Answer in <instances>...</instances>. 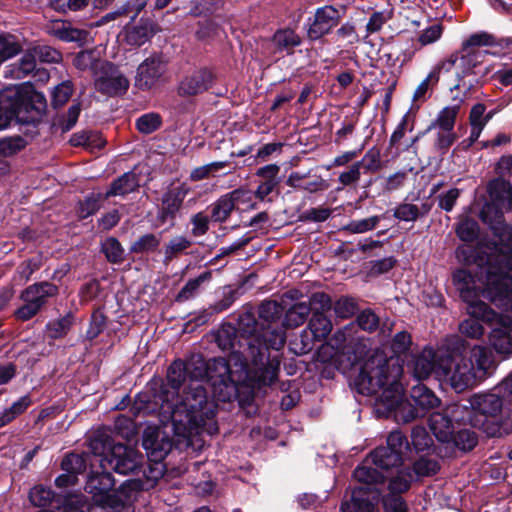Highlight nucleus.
Listing matches in <instances>:
<instances>
[{"instance_id": "1", "label": "nucleus", "mask_w": 512, "mask_h": 512, "mask_svg": "<svg viewBox=\"0 0 512 512\" xmlns=\"http://www.w3.org/2000/svg\"><path fill=\"white\" fill-rule=\"evenodd\" d=\"M348 359L353 367L358 368L353 380L358 393L373 395L383 389L377 403L388 412L394 411L405 400L404 388L399 381L403 374V365L399 359H387L379 349L368 351L363 343L356 345Z\"/></svg>"}, {"instance_id": "2", "label": "nucleus", "mask_w": 512, "mask_h": 512, "mask_svg": "<svg viewBox=\"0 0 512 512\" xmlns=\"http://www.w3.org/2000/svg\"><path fill=\"white\" fill-rule=\"evenodd\" d=\"M239 325L249 336L246 338L245 353L254 366L253 376L258 387L270 386L278 379L280 371V358H270L269 349L280 350L286 342L285 330L278 324L268 325L261 328V332L254 334L257 323L250 312L240 316Z\"/></svg>"}, {"instance_id": "3", "label": "nucleus", "mask_w": 512, "mask_h": 512, "mask_svg": "<svg viewBox=\"0 0 512 512\" xmlns=\"http://www.w3.org/2000/svg\"><path fill=\"white\" fill-rule=\"evenodd\" d=\"M160 410L174 423L182 424L196 433L213 435L218 432L216 404L208 398L200 380H192L172 401L160 404Z\"/></svg>"}, {"instance_id": "4", "label": "nucleus", "mask_w": 512, "mask_h": 512, "mask_svg": "<svg viewBox=\"0 0 512 512\" xmlns=\"http://www.w3.org/2000/svg\"><path fill=\"white\" fill-rule=\"evenodd\" d=\"M249 357L245 351H232L228 359L218 357L210 359L206 364L202 359L195 365L196 379L207 377L214 397L221 402H230L236 398L239 384L250 383L258 387L253 373L249 368Z\"/></svg>"}, {"instance_id": "5", "label": "nucleus", "mask_w": 512, "mask_h": 512, "mask_svg": "<svg viewBox=\"0 0 512 512\" xmlns=\"http://www.w3.org/2000/svg\"><path fill=\"white\" fill-rule=\"evenodd\" d=\"M512 240L501 243L495 259H490L484 270L483 295L504 310L512 313Z\"/></svg>"}, {"instance_id": "6", "label": "nucleus", "mask_w": 512, "mask_h": 512, "mask_svg": "<svg viewBox=\"0 0 512 512\" xmlns=\"http://www.w3.org/2000/svg\"><path fill=\"white\" fill-rule=\"evenodd\" d=\"M437 378L447 382L458 393L479 384L475 374L467 364L466 356L463 355L451 356L445 354L444 358L440 360Z\"/></svg>"}, {"instance_id": "7", "label": "nucleus", "mask_w": 512, "mask_h": 512, "mask_svg": "<svg viewBox=\"0 0 512 512\" xmlns=\"http://www.w3.org/2000/svg\"><path fill=\"white\" fill-rule=\"evenodd\" d=\"M57 294L58 287L48 281L29 285L20 294L23 303L15 311V317L21 321L30 320L47 304L49 298Z\"/></svg>"}, {"instance_id": "8", "label": "nucleus", "mask_w": 512, "mask_h": 512, "mask_svg": "<svg viewBox=\"0 0 512 512\" xmlns=\"http://www.w3.org/2000/svg\"><path fill=\"white\" fill-rule=\"evenodd\" d=\"M453 282L460 293L461 299L468 304L467 312L469 315L482 317L490 320L494 316V311L485 302L479 300V291L475 288V282L472 274L459 269L453 273Z\"/></svg>"}, {"instance_id": "9", "label": "nucleus", "mask_w": 512, "mask_h": 512, "mask_svg": "<svg viewBox=\"0 0 512 512\" xmlns=\"http://www.w3.org/2000/svg\"><path fill=\"white\" fill-rule=\"evenodd\" d=\"M94 86L103 95L120 96L127 92L129 80L114 64L98 61L94 72Z\"/></svg>"}, {"instance_id": "10", "label": "nucleus", "mask_w": 512, "mask_h": 512, "mask_svg": "<svg viewBox=\"0 0 512 512\" xmlns=\"http://www.w3.org/2000/svg\"><path fill=\"white\" fill-rule=\"evenodd\" d=\"M195 365L197 361L185 363L182 360L174 361L168 368L166 383H163L159 393L155 396L157 404H164L167 401H172L180 393V388L189 377V383L197 381L193 373H196Z\"/></svg>"}, {"instance_id": "11", "label": "nucleus", "mask_w": 512, "mask_h": 512, "mask_svg": "<svg viewBox=\"0 0 512 512\" xmlns=\"http://www.w3.org/2000/svg\"><path fill=\"white\" fill-rule=\"evenodd\" d=\"M142 455L135 448L117 443L100 460L101 467L116 473L127 475L140 468Z\"/></svg>"}, {"instance_id": "12", "label": "nucleus", "mask_w": 512, "mask_h": 512, "mask_svg": "<svg viewBox=\"0 0 512 512\" xmlns=\"http://www.w3.org/2000/svg\"><path fill=\"white\" fill-rule=\"evenodd\" d=\"M167 63L161 56L151 55L139 64L135 86L142 91L156 89L168 81Z\"/></svg>"}, {"instance_id": "13", "label": "nucleus", "mask_w": 512, "mask_h": 512, "mask_svg": "<svg viewBox=\"0 0 512 512\" xmlns=\"http://www.w3.org/2000/svg\"><path fill=\"white\" fill-rule=\"evenodd\" d=\"M341 19L340 11L332 5L316 9L313 19H309L307 36L310 40H318L338 25Z\"/></svg>"}, {"instance_id": "14", "label": "nucleus", "mask_w": 512, "mask_h": 512, "mask_svg": "<svg viewBox=\"0 0 512 512\" xmlns=\"http://www.w3.org/2000/svg\"><path fill=\"white\" fill-rule=\"evenodd\" d=\"M214 82V74L207 68H200L185 75L179 82L180 96H194L208 90Z\"/></svg>"}, {"instance_id": "15", "label": "nucleus", "mask_w": 512, "mask_h": 512, "mask_svg": "<svg viewBox=\"0 0 512 512\" xmlns=\"http://www.w3.org/2000/svg\"><path fill=\"white\" fill-rule=\"evenodd\" d=\"M466 360L478 383L490 377L496 368L492 352L484 346L475 345L472 347L469 356H466Z\"/></svg>"}, {"instance_id": "16", "label": "nucleus", "mask_w": 512, "mask_h": 512, "mask_svg": "<svg viewBox=\"0 0 512 512\" xmlns=\"http://www.w3.org/2000/svg\"><path fill=\"white\" fill-rule=\"evenodd\" d=\"M443 358V354L436 353L432 348H424L413 357L411 364L413 376L418 380H422L428 378L433 373L437 377L440 360Z\"/></svg>"}, {"instance_id": "17", "label": "nucleus", "mask_w": 512, "mask_h": 512, "mask_svg": "<svg viewBox=\"0 0 512 512\" xmlns=\"http://www.w3.org/2000/svg\"><path fill=\"white\" fill-rule=\"evenodd\" d=\"M498 323L500 326L493 328L489 334V343L496 353L506 359L512 356V319L500 318Z\"/></svg>"}, {"instance_id": "18", "label": "nucleus", "mask_w": 512, "mask_h": 512, "mask_svg": "<svg viewBox=\"0 0 512 512\" xmlns=\"http://www.w3.org/2000/svg\"><path fill=\"white\" fill-rule=\"evenodd\" d=\"M45 108L46 99L44 95L32 92L16 108L15 114L17 119L22 123H36L41 119Z\"/></svg>"}, {"instance_id": "19", "label": "nucleus", "mask_w": 512, "mask_h": 512, "mask_svg": "<svg viewBox=\"0 0 512 512\" xmlns=\"http://www.w3.org/2000/svg\"><path fill=\"white\" fill-rule=\"evenodd\" d=\"M469 404L472 410L491 418L498 417L504 406L503 399L495 388L489 393L471 396Z\"/></svg>"}, {"instance_id": "20", "label": "nucleus", "mask_w": 512, "mask_h": 512, "mask_svg": "<svg viewBox=\"0 0 512 512\" xmlns=\"http://www.w3.org/2000/svg\"><path fill=\"white\" fill-rule=\"evenodd\" d=\"M377 493L365 486L356 487L352 491L351 500L341 506L342 512H376L371 498Z\"/></svg>"}, {"instance_id": "21", "label": "nucleus", "mask_w": 512, "mask_h": 512, "mask_svg": "<svg viewBox=\"0 0 512 512\" xmlns=\"http://www.w3.org/2000/svg\"><path fill=\"white\" fill-rule=\"evenodd\" d=\"M189 189L185 185H180L169 189L162 197V207L160 217L162 220L173 218L180 210L183 201L188 194Z\"/></svg>"}, {"instance_id": "22", "label": "nucleus", "mask_w": 512, "mask_h": 512, "mask_svg": "<svg viewBox=\"0 0 512 512\" xmlns=\"http://www.w3.org/2000/svg\"><path fill=\"white\" fill-rule=\"evenodd\" d=\"M428 425L435 438L443 444L450 440L455 431L452 419H450L444 409L439 412L431 413L428 419Z\"/></svg>"}, {"instance_id": "23", "label": "nucleus", "mask_w": 512, "mask_h": 512, "mask_svg": "<svg viewBox=\"0 0 512 512\" xmlns=\"http://www.w3.org/2000/svg\"><path fill=\"white\" fill-rule=\"evenodd\" d=\"M280 167L277 164H268L259 168L256 176L262 178L261 183L255 191V197L264 200L278 186V174Z\"/></svg>"}, {"instance_id": "24", "label": "nucleus", "mask_w": 512, "mask_h": 512, "mask_svg": "<svg viewBox=\"0 0 512 512\" xmlns=\"http://www.w3.org/2000/svg\"><path fill=\"white\" fill-rule=\"evenodd\" d=\"M488 193L493 205L498 210L512 207V186L502 179H494L488 185Z\"/></svg>"}, {"instance_id": "25", "label": "nucleus", "mask_w": 512, "mask_h": 512, "mask_svg": "<svg viewBox=\"0 0 512 512\" xmlns=\"http://www.w3.org/2000/svg\"><path fill=\"white\" fill-rule=\"evenodd\" d=\"M49 33L65 42L84 43L89 36L87 30L75 28L71 23L62 20L54 21L49 28Z\"/></svg>"}, {"instance_id": "26", "label": "nucleus", "mask_w": 512, "mask_h": 512, "mask_svg": "<svg viewBox=\"0 0 512 512\" xmlns=\"http://www.w3.org/2000/svg\"><path fill=\"white\" fill-rule=\"evenodd\" d=\"M410 396L423 416L428 410L438 407L440 404V399L434 392L421 383L412 387Z\"/></svg>"}, {"instance_id": "27", "label": "nucleus", "mask_w": 512, "mask_h": 512, "mask_svg": "<svg viewBox=\"0 0 512 512\" xmlns=\"http://www.w3.org/2000/svg\"><path fill=\"white\" fill-rule=\"evenodd\" d=\"M139 186V179L136 173L130 171L112 182L109 190L104 194V198L111 196H125L134 192Z\"/></svg>"}, {"instance_id": "28", "label": "nucleus", "mask_w": 512, "mask_h": 512, "mask_svg": "<svg viewBox=\"0 0 512 512\" xmlns=\"http://www.w3.org/2000/svg\"><path fill=\"white\" fill-rule=\"evenodd\" d=\"M478 443L477 434L471 429H459L458 431H454L450 440H448L445 445L447 448L453 450H459L461 452L471 451L476 447Z\"/></svg>"}, {"instance_id": "29", "label": "nucleus", "mask_w": 512, "mask_h": 512, "mask_svg": "<svg viewBox=\"0 0 512 512\" xmlns=\"http://www.w3.org/2000/svg\"><path fill=\"white\" fill-rule=\"evenodd\" d=\"M371 463L382 470L396 468L402 463V457L398 452L392 451L386 447H378L370 453Z\"/></svg>"}, {"instance_id": "30", "label": "nucleus", "mask_w": 512, "mask_h": 512, "mask_svg": "<svg viewBox=\"0 0 512 512\" xmlns=\"http://www.w3.org/2000/svg\"><path fill=\"white\" fill-rule=\"evenodd\" d=\"M155 33L154 25L151 22H140L126 31L125 39L129 45L141 46L146 43Z\"/></svg>"}, {"instance_id": "31", "label": "nucleus", "mask_w": 512, "mask_h": 512, "mask_svg": "<svg viewBox=\"0 0 512 512\" xmlns=\"http://www.w3.org/2000/svg\"><path fill=\"white\" fill-rule=\"evenodd\" d=\"M313 339L317 341L324 340L332 331L331 320L322 312L315 311L308 324Z\"/></svg>"}, {"instance_id": "32", "label": "nucleus", "mask_w": 512, "mask_h": 512, "mask_svg": "<svg viewBox=\"0 0 512 512\" xmlns=\"http://www.w3.org/2000/svg\"><path fill=\"white\" fill-rule=\"evenodd\" d=\"M311 312L307 302H299L292 305L285 313L283 325L286 328H297L301 326Z\"/></svg>"}, {"instance_id": "33", "label": "nucleus", "mask_w": 512, "mask_h": 512, "mask_svg": "<svg viewBox=\"0 0 512 512\" xmlns=\"http://www.w3.org/2000/svg\"><path fill=\"white\" fill-rule=\"evenodd\" d=\"M459 111V104L444 107L439 111L435 120L428 127V130H433V128H440L442 130L454 131V126Z\"/></svg>"}, {"instance_id": "34", "label": "nucleus", "mask_w": 512, "mask_h": 512, "mask_svg": "<svg viewBox=\"0 0 512 512\" xmlns=\"http://www.w3.org/2000/svg\"><path fill=\"white\" fill-rule=\"evenodd\" d=\"M282 313V306L273 300L263 301L258 308V316L262 321V327L277 324Z\"/></svg>"}, {"instance_id": "35", "label": "nucleus", "mask_w": 512, "mask_h": 512, "mask_svg": "<svg viewBox=\"0 0 512 512\" xmlns=\"http://www.w3.org/2000/svg\"><path fill=\"white\" fill-rule=\"evenodd\" d=\"M497 319V314L494 312V316L490 320H485L482 317H476L470 315L469 319L464 320L459 325L460 332L466 337L472 339H478L484 335V327L480 323V321L485 323H492Z\"/></svg>"}, {"instance_id": "36", "label": "nucleus", "mask_w": 512, "mask_h": 512, "mask_svg": "<svg viewBox=\"0 0 512 512\" xmlns=\"http://www.w3.org/2000/svg\"><path fill=\"white\" fill-rule=\"evenodd\" d=\"M273 42L280 51L290 52L301 44V38L292 29H280L275 32Z\"/></svg>"}, {"instance_id": "37", "label": "nucleus", "mask_w": 512, "mask_h": 512, "mask_svg": "<svg viewBox=\"0 0 512 512\" xmlns=\"http://www.w3.org/2000/svg\"><path fill=\"white\" fill-rule=\"evenodd\" d=\"M32 404L29 395L20 397L13 402L9 408L0 412V428L13 421L17 416L21 415Z\"/></svg>"}, {"instance_id": "38", "label": "nucleus", "mask_w": 512, "mask_h": 512, "mask_svg": "<svg viewBox=\"0 0 512 512\" xmlns=\"http://www.w3.org/2000/svg\"><path fill=\"white\" fill-rule=\"evenodd\" d=\"M356 481L363 485H372L382 483L384 475L378 471L377 467L368 466L366 463L359 465L353 472Z\"/></svg>"}, {"instance_id": "39", "label": "nucleus", "mask_w": 512, "mask_h": 512, "mask_svg": "<svg viewBox=\"0 0 512 512\" xmlns=\"http://www.w3.org/2000/svg\"><path fill=\"white\" fill-rule=\"evenodd\" d=\"M413 480V472L410 468L405 467L397 471V474L391 477L388 489L391 494H401L406 492Z\"/></svg>"}, {"instance_id": "40", "label": "nucleus", "mask_w": 512, "mask_h": 512, "mask_svg": "<svg viewBox=\"0 0 512 512\" xmlns=\"http://www.w3.org/2000/svg\"><path fill=\"white\" fill-rule=\"evenodd\" d=\"M430 205L427 203L422 204V209L415 204L403 203L398 205L394 210V216L401 221H415L420 215H425L429 212Z\"/></svg>"}, {"instance_id": "41", "label": "nucleus", "mask_w": 512, "mask_h": 512, "mask_svg": "<svg viewBox=\"0 0 512 512\" xmlns=\"http://www.w3.org/2000/svg\"><path fill=\"white\" fill-rule=\"evenodd\" d=\"M161 243V237L157 234L147 233L134 241L130 247V252L136 254L155 252Z\"/></svg>"}, {"instance_id": "42", "label": "nucleus", "mask_w": 512, "mask_h": 512, "mask_svg": "<svg viewBox=\"0 0 512 512\" xmlns=\"http://www.w3.org/2000/svg\"><path fill=\"white\" fill-rule=\"evenodd\" d=\"M22 51L20 40L11 34H0V61L8 60Z\"/></svg>"}, {"instance_id": "43", "label": "nucleus", "mask_w": 512, "mask_h": 512, "mask_svg": "<svg viewBox=\"0 0 512 512\" xmlns=\"http://www.w3.org/2000/svg\"><path fill=\"white\" fill-rule=\"evenodd\" d=\"M234 209L235 206L227 193L211 205V217L215 222H224Z\"/></svg>"}, {"instance_id": "44", "label": "nucleus", "mask_w": 512, "mask_h": 512, "mask_svg": "<svg viewBox=\"0 0 512 512\" xmlns=\"http://www.w3.org/2000/svg\"><path fill=\"white\" fill-rule=\"evenodd\" d=\"M481 56L480 52H467L465 55H462L459 59V66L462 68L461 73H457L458 83L454 85L453 89H460L461 87H465L466 84L463 81V77L468 75L472 69L479 63V58Z\"/></svg>"}, {"instance_id": "45", "label": "nucleus", "mask_w": 512, "mask_h": 512, "mask_svg": "<svg viewBox=\"0 0 512 512\" xmlns=\"http://www.w3.org/2000/svg\"><path fill=\"white\" fill-rule=\"evenodd\" d=\"M192 245V241L185 236L179 235L171 238L164 248L165 261H170Z\"/></svg>"}, {"instance_id": "46", "label": "nucleus", "mask_w": 512, "mask_h": 512, "mask_svg": "<svg viewBox=\"0 0 512 512\" xmlns=\"http://www.w3.org/2000/svg\"><path fill=\"white\" fill-rule=\"evenodd\" d=\"M102 251L110 263H121L124 260V248L114 237H109L102 242Z\"/></svg>"}, {"instance_id": "47", "label": "nucleus", "mask_w": 512, "mask_h": 512, "mask_svg": "<svg viewBox=\"0 0 512 512\" xmlns=\"http://www.w3.org/2000/svg\"><path fill=\"white\" fill-rule=\"evenodd\" d=\"M37 55L34 48L27 50L17 64V68L14 70L17 78L25 77L36 68Z\"/></svg>"}, {"instance_id": "48", "label": "nucleus", "mask_w": 512, "mask_h": 512, "mask_svg": "<svg viewBox=\"0 0 512 512\" xmlns=\"http://www.w3.org/2000/svg\"><path fill=\"white\" fill-rule=\"evenodd\" d=\"M210 278H211V272L206 271V272L200 274L195 279L189 280L185 284V286L180 290V292L178 293L177 300L185 301V300L190 299L191 297H193L196 294L200 285L203 282L210 280Z\"/></svg>"}, {"instance_id": "49", "label": "nucleus", "mask_w": 512, "mask_h": 512, "mask_svg": "<svg viewBox=\"0 0 512 512\" xmlns=\"http://www.w3.org/2000/svg\"><path fill=\"white\" fill-rule=\"evenodd\" d=\"M161 124V116L157 113H146L136 121L137 129L143 134L153 133L160 128Z\"/></svg>"}, {"instance_id": "50", "label": "nucleus", "mask_w": 512, "mask_h": 512, "mask_svg": "<svg viewBox=\"0 0 512 512\" xmlns=\"http://www.w3.org/2000/svg\"><path fill=\"white\" fill-rule=\"evenodd\" d=\"M73 320L70 314L50 322L47 325L48 336L52 339H58L65 336L72 326Z\"/></svg>"}, {"instance_id": "51", "label": "nucleus", "mask_w": 512, "mask_h": 512, "mask_svg": "<svg viewBox=\"0 0 512 512\" xmlns=\"http://www.w3.org/2000/svg\"><path fill=\"white\" fill-rule=\"evenodd\" d=\"M229 195L235 206V209L246 210L253 209L255 207V203L253 202L255 193H252L249 190L236 189L230 192Z\"/></svg>"}, {"instance_id": "52", "label": "nucleus", "mask_w": 512, "mask_h": 512, "mask_svg": "<svg viewBox=\"0 0 512 512\" xmlns=\"http://www.w3.org/2000/svg\"><path fill=\"white\" fill-rule=\"evenodd\" d=\"M479 226L473 219H464L456 229L457 236L464 242H472L478 236Z\"/></svg>"}, {"instance_id": "53", "label": "nucleus", "mask_w": 512, "mask_h": 512, "mask_svg": "<svg viewBox=\"0 0 512 512\" xmlns=\"http://www.w3.org/2000/svg\"><path fill=\"white\" fill-rule=\"evenodd\" d=\"M411 442L415 450L418 452H422L429 449L433 444L431 436L429 435L427 430L421 426L412 429Z\"/></svg>"}, {"instance_id": "54", "label": "nucleus", "mask_w": 512, "mask_h": 512, "mask_svg": "<svg viewBox=\"0 0 512 512\" xmlns=\"http://www.w3.org/2000/svg\"><path fill=\"white\" fill-rule=\"evenodd\" d=\"M227 166L226 161L212 162L200 167H196L191 171L190 179L192 181H200L208 178L210 175H214L219 170Z\"/></svg>"}, {"instance_id": "55", "label": "nucleus", "mask_w": 512, "mask_h": 512, "mask_svg": "<svg viewBox=\"0 0 512 512\" xmlns=\"http://www.w3.org/2000/svg\"><path fill=\"white\" fill-rule=\"evenodd\" d=\"M411 343V336L408 332L400 331L396 333L391 342V349L395 354L392 358L401 360L400 355L409 350ZM389 359H391V357ZM400 363L402 364V361H400Z\"/></svg>"}, {"instance_id": "56", "label": "nucleus", "mask_w": 512, "mask_h": 512, "mask_svg": "<svg viewBox=\"0 0 512 512\" xmlns=\"http://www.w3.org/2000/svg\"><path fill=\"white\" fill-rule=\"evenodd\" d=\"M333 310L337 317L347 319L356 313L357 303L353 298L341 297L334 303Z\"/></svg>"}, {"instance_id": "57", "label": "nucleus", "mask_w": 512, "mask_h": 512, "mask_svg": "<svg viewBox=\"0 0 512 512\" xmlns=\"http://www.w3.org/2000/svg\"><path fill=\"white\" fill-rule=\"evenodd\" d=\"M379 222V216H371L365 219L353 220L349 222L344 229L350 233L360 234L373 230Z\"/></svg>"}, {"instance_id": "58", "label": "nucleus", "mask_w": 512, "mask_h": 512, "mask_svg": "<svg viewBox=\"0 0 512 512\" xmlns=\"http://www.w3.org/2000/svg\"><path fill=\"white\" fill-rule=\"evenodd\" d=\"M361 163V168L364 169V172H377L381 169V154L380 150L376 147L370 148L362 160L358 161Z\"/></svg>"}, {"instance_id": "59", "label": "nucleus", "mask_w": 512, "mask_h": 512, "mask_svg": "<svg viewBox=\"0 0 512 512\" xmlns=\"http://www.w3.org/2000/svg\"><path fill=\"white\" fill-rule=\"evenodd\" d=\"M361 163L354 162L347 170L338 176V182L342 186H356L361 178Z\"/></svg>"}, {"instance_id": "60", "label": "nucleus", "mask_w": 512, "mask_h": 512, "mask_svg": "<svg viewBox=\"0 0 512 512\" xmlns=\"http://www.w3.org/2000/svg\"><path fill=\"white\" fill-rule=\"evenodd\" d=\"M80 112L81 106L76 103L70 106L67 113L59 119L57 125L63 133L70 131L76 125Z\"/></svg>"}, {"instance_id": "61", "label": "nucleus", "mask_w": 512, "mask_h": 512, "mask_svg": "<svg viewBox=\"0 0 512 512\" xmlns=\"http://www.w3.org/2000/svg\"><path fill=\"white\" fill-rule=\"evenodd\" d=\"M73 92V85L70 81H63L57 85L52 93V104L54 107L64 105L71 97Z\"/></svg>"}, {"instance_id": "62", "label": "nucleus", "mask_w": 512, "mask_h": 512, "mask_svg": "<svg viewBox=\"0 0 512 512\" xmlns=\"http://www.w3.org/2000/svg\"><path fill=\"white\" fill-rule=\"evenodd\" d=\"M104 198V195L101 193L92 194L88 196L83 202L80 203L79 206V214L80 217L86 218L94 213H96L100 209V202Z\"/></svg>"}, {"instance_id": "63", "label": "nucleus", "mask_w": 512, "mask_h": 512, "mask_svg": "<svg viewBox=\"0 0 512 512\" xmlns=\"http://www.w3.org/2000/svg\"><path fill=\"white\" fill-rule=\"evenodd\" d=\"M30 500L35 506L43 507L49 504L54 498V492L43 486H35L30 491Z\"/></svg>"}, {"instance_id": "64", "label": "nucleus", "mask_w": 512, "mask_h": 512, "mask_svg": "<svg viewBox=\"0 0 512 512\" xmlns=\"http://www.w3.org/2000/svg\"><path fill=\"white\" fill-rule=\"evenodd\" d=\"M25 147V140L22 137H11L0 141V155L12 156Z\"/></svg>"}]
</instances>
